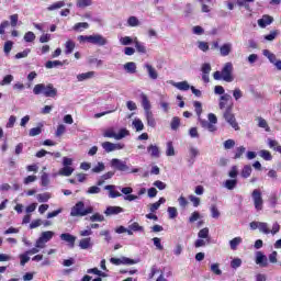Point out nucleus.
I'll return each instance as SVG.
<instances>
[{"label": "nucleus", "instance_id": "f257e3e1", "mask_svg": "<svg viewBox=\"0 0 281 281\" xmlns=\"http://www.w3.org/2000/svg\"><path fill=\"white\" fill-rule=\"evenodd\" d=\"M34 95H44L45 98H56L58 95V89L54 88V85L37 83L33 88Z\"/></svg>", "mask_w": 281, "mask_h": 281}, {"label": "nucleus", "instance_id": "f03ea898", "mask_svg": "<svg viewBox=\"0 0 281 281\" xmlns=\"http://www.w3.org/2000/svg\"><path fill=\"white\" fill-rule=\"evenodd\" d=\"M93 214V206L85 207V202L79 201L71 207L70 216H87Z\"/></svg>", "mask_w": 281, "mask_h": 281}, {"label": "nucleus", "instance_id": "7ed1b4c3", "mask_svg": "<svg viewBox=\"0 0 281 281\" xmlns=\"http://www.w3.org/2000/svg\"><path fill=\"white\" fill-rule=\"evenodd\" d=\"M232 109H234V104L227 105L226 110L223 113V117L232 128L235 131H240V126H238V122H236V116L232 112Z\"/></svg>", "mask_w": 281, "mask_h": 281}, {"label": "nucleus", "instance_id": "20e7f679", "mask_svg": "<svg viewBox=\"0 0 281 281\" xmlns=\"http://www.w3.org/2000/svg\"><path fill=\"white\" fill-rule=\"evenodd\" d=\"M128 135H131V132L126 127L121 128L119 133H115V130L113 128H109L104 132L103 137L120 142V139H124V137H128Z\"/></svg>", "mask_w": 281, "mask_h": 281}, {"label": "nucleus", "instance_id": "39448f33", "mask_svg": "<svg viewBox=\"0 0 281 281\" xmlns=\"http://www.w3.org/2000/svg\"><path fill=\"white\" fill-rule=\"evenodd\" d=\"M259 232L261 234H272V236H276L280 232V224L278 222H274L272 224V229H269V224L267 222H259Z\"/></svg>", "mask_w": 281, "mask_h": 281}, {"label": "nucleus", "instance_id": "423d86ee", "mask_svg": "<svg viewBox=\"0 0 281 281\" xmlns=\"http://www.w3.org/2000/svg\"><path fill=\"white\" fill-rule=\"evenodd\" d=\"M55 233L52 231H46L41 234L38 239L35 243V247L40 249H45V244L49 243L54 238Z\"/></svg>", "mask_w": 281, "mask_h": 281}, {"label": "nucleus", "instance_id": "0eeeda50", "mask_svg": "<svg viewBox=\"0 0 281 281\" xmlns=\"http://www.w3.org/2000/svg\"><path fill=\"white\" fill-rule=\"evenodd\" d=\"M214 80H224V82H234V72L233 71H215L213 74Z\"/></svg>", "mask_w": 281, "mask_h": 281}, {"label": "nucleus", "instance_id": "6e6552de", "mask_svg": "<svg viewBox=\"0 0 281 281\" xmlns=\"http://www.w3.org/2000/svg\"><path fill=\"white\" fill-rule=\"evenodd\" d=\"M251 196H252L255 209L257 210V212H260L265 203V201L262 200V192H260V190L258 189H255L252 191Z\"/></svg>", "mask_w": 281, "mask_h": 281}, {"label": "nucleus", "instance_id": "1a4fd4ad", "mask_svg": "<svg viewBox=\"0 0 281 281\" xmlns=\"http://www.w3.org/2000/svg\"><path fill=\"white\" fill-rule=\"evenodd\" d=\"M110 262L112 265H116V266H120V265H137L139 261L138 260H135V259H131V258H127V257H121V258H115V257H112L110 259Z\"/></svg>", "mask_w": 281, "mask_h": 281}, {"label": "nucleus", "instance_id": "9d476101", "mask_svg": "<svg viewBox=\"0 0 281 281\" xmlns=\"http://www.w3.org/2000/svg\"><path fill=\"white\" fill-rule=\"evenodd\" d=\"M110 164L112 168L120 170V172H128V170H131L128 165H126V161L120 160L117 158L112 159Z\"/></svg>", "mask_w": 281, "mask_h": 281}, {"label": "nucleus", "instance_id": "9b49d317", "mask_svg": "<svg viewBox=\"0 0 281 281\" xmlns=\"http://www.w3.org/2000/svg\"><path fill=\"white\" fill-rule=\"evenodd\" d=\"M255 262L260 267H269V259L266 257L265 252L262 251L255 252Z\"/></svg>", "mask_w": 281, "mask_h": 281}, {"label": "nucleus", "instance_id": "f8f14e48", "mask_svg": "<svg viewBox=\"0 0 281 281\" xmlns=\"http://www.w3.org/2000/svg\"><path fill=\"white\" fill-rule=\"evenodd\" d=\"M89 43H91L92 45H99L100 47H103V45H106V43L109 42L104 38V36L95 34L90 35Z\"/></svg>", "mask_w": 281, "mask_h": 281}, {"label": "nucleus", "instance_id": "ddd939ff", "mask_svg": "<svg viewBox=\"0 0 281 281\" xmlns=\"http://www.w3.org/2000/svg\"><path fill=\"white\" fill-rule=\"evenodd\" d=\"M60 240H64V243H68L70 247H75L76 245V236L69 234V233H63L59 236Z\"/></svg>", "mask_w": 281, "mask_h": 281}, {"label": "nucleus", "instance_id": "4468645a", "mask_svg": "<svg viewBox=\"0 0 281 281\" xmlns=\"http://www.w3.org/2000/svg\"><path fill=\"white\" fill-rule=\"evenodd\" d=\"M122 212H124L122 206H108L104 214L105 216H115L117 214H122Z\"/></svg>", "mask_w": 281, "mask_h": 281}, {"label": "nucleus", "instance_id": "2eb2a0df", "mask_svg": "<svg viewBox=\"0 0 281 281\" xmlns=\"http://www.w3.org/2000/svg\"><path fill=\"white\" fill-rule=\"evenodd\" d=\"M80 249H93V240L91 237H86L79 240Z\"/></svg>", "mask_w": 281, "mask_h": 281}, {"label": "nucleus", "instance_id": "dca6fc26", "mask_svg": "<svg viewBox=\"0 0 281 281\" xmlns=\"http://www.w3.org/2000/svg\"><path fill=\"white\" fill-rule=\"evenodd\" d=\"M104 190H106L109 192V198L110 199H117V198L122 196V193H120L119 191H115V186L114 184L105 186Z\"/></svg>", "mask_w": 281, "mask_h": 281}, {"label": "nucleus", "instance_id": "f3484780", "mask_svg": "<svg viewBox=\"0 0 281 281\" xmlns=\"http://www.w3.org/2000/svg\"><path fill=\"white\" fill-rule=\"evenodd\" d=\"M147 153H149L150 157L155 159H159L161 151H159V147L157 145H149L147 147Z\"/></svg>", "mask_w": 281, "mask_h": 281}, {"label": "nucleus", "instance_id": "a211bd4d", "mask_svg": "<svg viewBox=\"0 0 281 281\" xmlns=\"http://www.w3.org/2000/svg\"><path fill=\"white\" fill-rule=\"evenodd\" d=\"M273 23V18L270 15H263L262 19L258 20L259 27H267V25H271Z\"/></svg>", "mask_w": 281, "mask_h": 281}, {"label": "nucleus", "instance_id": "6ab92c4d", "mask_svg": "<svg viewBox=\"0 0 281 281\" xmlns=\"http://www.w3.org/2000/svg\"><path fill=\"white\" fill-rule=\"evenodd\" d=\"M145 117L147 126H150V128H155V126H157V121H155V115L153 112H145Z\"/></svg>", "mask_w": 281, "mask_h": 281}, {"label": "nucleus", "instance_id": "aec40b11", "mask_svg": "<svg viewBox=\"0 0 281 281\" xmlns=\"http://www.w3.org/2000/svg\"><path fill=\"white\" fill-rule=\"evenodd\" d=\"M189 155H190L189 161L191 164H194V159H196V157H199L201 155V151L199 150V148H196L194 146H190L189 147Z\"/></svg>", "mask_w": 281, "mask_h": 281}, {"label": "nucleus", "instance_id": "412c9836", "mask_svg": "<svg viewBox=\"0 0 281 281\" xmlns=\"http://www.w3.org/2000/svg\"><path fill=\"white\" fill-rule=\"evenodd\" d=\"M162 65H164V61H161V59H158L156 61V67H153V65L150 64H145L144 69H146V71H159L161 70Z\"/></svg>", "mask_w": 281, "mask_h": 281}, {"label": "nucleus", "instance_id": "4be33fe9", "mask_svg": "<svg viewBox=\"0 0 281 281\" xmlns=\"http://www.w3.org/2000/svg\"><path fill=\"white\" fill-rule=\"evenodd\" d=\"M140 98H142V106H143L145 113L151 112L150 111V101L148 100V97L145 93H142Z\"/></svg>", "mask_w": 281, "mask_h": 281}, {"label": "nucleus", "instance_id": "5701e85b", "mask_svg": "<svg viewBox=\"0 0 281 281\" xmlns=\"http://www.w3.org/2000/svg\"><path fill=\"white\" fill-rule=\"evenodd\" d=\"M200 123H201L202 128H206V131H210V133L216 132V125L210 123V121L200 119Z\"/></svg>", "mask_w": 281, "mask_h": 281}, {"label": "nucleus", "instance_id": "b1692460", "mask_svg": "<svg viewBox=\"0 0 281 281\" xmlns=\"http://www.w3.org/2000/svg\"><path fill=\"white\" fill-rule=\"evenodd\" d=\"M220 54L221 56H227L228 54H232V43H225L220 47Z\"/></svg>", "mask_w": 281, "mask_h": 281}, {"label": "nucleus", "instance_id": "393cba45", "mask_svg": "<svg viewBox=\"0 0 281 281\" xmlns=\"http://www.w3.org/2000/svg\"><path fill=\"white\" fill-rule=\"evenodd\" d=\"M74 167H63L59 169L58 175L60 177H71V175H74Z\"/></svg>", "mask_w": 281, "mask_h": 281}, {"label": "nucleus", "instance_id": "a878e982", "mask_svg": "<svg viewBox=\"0 0 281 281\" xmlns=\"http://www.w3.org/2000/svg\"><path fill=\"white\" fill-rule=\"evenodd\" d=\"M229 100H232V95L228 93L223 94L220 98V109L223 111V109H225V106L227 105V102H229Z\"/></svg>", "mask_w": 281, "mask_h": 281}, {"label": "nucleus", "instance_id": "bb28decb", "mask_svg": "<svg viewBox=\"0 0 281 281\" xmlns=\"http://www.w3.org/2000/svg\"><path fill=\"white\" fill-rule=\"evenodd\" d=\"M252 170L254 169H251V165H245L241 169L240 176L243 177V179H249V177H251Z\"/></svg>", "mask_w": 281, "mask_h": 281}, {"label": "nucleus", "instance_id": "cd10ccee", "mask_svg": "<svg viewBox=\"0 0 281 281\" xmlns=\"http://www.w3.org/2000/svg\"><path fill=\"white\" fill-rule=\"evenodd\" d=\"M173 87H176V89H179V91H188L189 89H191L188 81L175 82Z\"/></svg>", "mask_w": 281, "mask_h": 281}, {"label": "nucleus", "instance_id": "c85d7f7f", "mask_svg": "<svg viewBox=\"0 0 281 281\" xmlns=\"http://www.w3.org/2000/svg\"><path fill=\"white\" fill-rule=\"evenodd\" d=\"M46 69H57L58 67H63V61L60 60H49L45 64Z\"/></svg>", "mask_w": 281, "mask_h": 281}, {"label": "nucleus", "instance_id": "c756f323", "mask_svg": "<svg viewBox=\"0 0 281 281\" xmlns=\"http://www.w3.org/2000/svg\"><path fill=\"white\" fill-rule=\"evenodd\" d=\"M132 126L135 128L136 133L144 131V122H142L139 119H134Z\"/></svg>", "mask_w": 281, "mask_h": 281}, {"label": "nucleus", "instance_id": "7c9ffc66", "mask_svg": "<svg viewBox=\"0 0 281 281\" xmlns=\"http://www.w3.org/2000/svg\"><path fill=\"white\" fill-rule=\"evenodd\" d=\"M241 243H243L241 237H235L232 240H229V247L233 251H236V249H238V245H240Z\"/></svg>", "mask_w": 281, "mask_h": 281}, {"label": "nucleus", "instance_id": "2f4dec72", "mask_svg": "<svg viewBox=\"0 0 281 281\" xmlns=\"http://www.w3.org/2000/svg\"><path fill=\"white\" fill-rule=\"evenodd\" d=\"M262 54H263V56H266V58H268V60L272 65L278 60V57H276V54L271 53L269 49H263Z\"/></svg>", "mask_w": 281, "mask_h": 281}, {"label": "nucleus", "instance_id": "473e14b6", "mask_svg": "<svg viewBox=\"0 0 281 281\" xmlns=\"http://www.w3.org/2000/svg\"><path fill=\"white\" fill-rule=\"evenodd\" d=\"M72 30L75 32H82V30H89V23L87 22H79V23H76L74 26H72Z\"/></svg>", "mask_w": 281, "mask_h": 281}, {"label": "nucleus", "instance_id": "72a5a7b5", "mask_svg": "<svg viewBox=\"0 0 281 281\" xmlns=\"http://www.w3.org/2000/svg\"><path fill=\"white\" fill-rule=\"evenodd\" d=\"M259 157H261V159H265V161H271V159H273L271 151H269L267 149H261L259 151Z\"/></svg>", "mask_w": 281, "mask_h": 281}, {"label": "nucleus", "instance_id": "f704fd0d", "mask_svg": "<svg viewBox=\"0 0 281 281\" xmlns=\"http://www.w3.org/2000/svg\"><path fill=\"white\" fill-rule=\"evenodd\" d=\"M134 45L136 47V50L138 52V54H146V46H144V44H142L137 37H134Z\"/></svg>", "mask_w": 281, "mask_h": 281}, {"label": "nucleus", "instance_id": "c9c22d12", "mask_svg": "<svg viewBox=\"0 0 281 281\" xmlns=\"http://www.w3.org/2000/svg\"><path fill=\"white\" fill-rule=\"evenodd\" d=\"M257 122H258L259 128H265V131L267 133H269L271 131V128L269 127V124L267 123V120H265L262 117H258Z\"/></svg>", "mask_w": 281, "mask_h": 281}, {"label": "nucleus", "instance_id": "e433bc0d", "mask_svg": "<svg viewBox=\"0 0 281 281\" xmlns=\"http://www.w3.org/2000/svg\"><path fill=\"white\" fill-rule=\"evenodd\" d=\"M198 238H204L205 240H210V228L204 227L200 229L198 233Z\"/></svg>", "mask_w": 281, "mask_h": 281}, {"label": "nucleus", "instance_id": "4c0bfd02", "mask_svg": "<svg viewBox=\"0 0 281 281\" xmlns=\"http://www.w3.org/2000/svg\"><path fill=\"white\" fill-rule=\"evenodd\" d=\"M91 78H93V72H83L77 76V80L79 82H82L85 80H91Z\"/></svg>", "mask_w": 281, "mask_h": 281}, {"label": "nucleus", "instance_id": "58836bf2", "mask_svg": "<svg viewBox=\"0 0 281 281\" xmlns=\"http://www.w3.org/2000/svg\"><path fill=\"white\" fill-rule=\"evenodd\" d=\"M127 25L130 27H138L139 25V19H137V16L132 15L127 19Z\"/></svg>", "mask_w": 281, "mask_h": 281}, {"label": "nucleus", "instance_id": "ea45409f", "mask_svg": "<svg viewBox=\"0 0 281 281\" xmlns=\"http://www.w3.org/2000/svg\"><path fill=\"white\" fill-rule=\"evenodd\" d=\"M236 186H238V180H236V179L226 180L224 183V188H226V190H234V188H236Z\"/></svg>", "mask_w": 281, "mask_h": 281}, {"label": "nucleus", "instance_id": "a19ab883", "mask_svg": "<svg viewBox=\"0 0 281 281\" xmlns=\"http://www.w3.org/2000/svg\"><path fill=\"white\" fill-rule=\"evenodd\" d=\"M65 47H66L65 53L71 54L74 52V49H76V43H74V41H71V40H68L65 44Z\"/></svg>", "mask_w": 281, "mask_h": 281}, {"label": "nucleus", "instance_id": "79ce46f5", "mask_svg": "<svg viewBox=\"0 0 281 281\" xmlns=\"http://www.w3.org/2000/svg\"><path fill=\"white\" fill-rule=\"evenodd\" d=\"M60 8H65V2L64 1H58L49 7H47L48 12H53V10H60Z\"/></svg>", "mask_w": 281, "mask_h": 281}, {"label": "nucleus", "instance_id": "37998d69", "mask_svg": "<svg viewBox=\"0 0 281 281\" xmlns=\"http://www.w3.org/2000/svg\"><path fill=\"white\" fill-rule=\"evenodd\" d=\"M91 223H103L104 221V215L100 213H94L92 216L89 218Z\"/></svg>", "mask_w": 281, "mask_h": 281}, {"label": "nucleus", "instance_id": "c03bdc74", "mask_svg": "<svg viewBox=\"0 0 281 281\" xmlns=\"http://www.w3.org/2000/svg\"><path fill=\"white\" fill-rule=\"evenodd\" d=\"M106 166H104V162H98L97 166H94L91 170L95 175H100V172H104Z\"/></svg>", "mask_w": 281, "mask_h": 281}, {"label": "nucleus", "instance_id": "a18cd8bd", "mask_svg": "<svg viewBox=\"0 0 281 281\" xmlns=\"http://www.w3.org/2000/svg\"><path fill=\"white\" fill-rule=\"evenodd\" d=\"M120 43L124 46L133 45V43H135V38L131 36H124L120 38Z\"/></svg>", "mask_w": 281, "mask_h": 281}, {"label": "nucleus", "instance_id": "49530a36", "mask_svg": "<svg viewBox=\"0 0 281 281\" xmlns=\"http://www.w3.org/2000/svg\"><path fill=\"white\" fill-rule=\"evenodd\" d=\"M101 146H102L103 150H105V153H113V150H114V143L104 142V143H102Z\"/></svg>", "mask_w": 281, "mask_h": 281}, {"label": "nucleus", "instance_id": "de8ad7c7", "mask_svg": "<svg viewBox=\"0 0 281 281\" xmlns=\"http://www.w3.org/2000/svg\"><path fill=\"white\" fill-rule=\"evenodd\" d=\"M166 155L167 157H175V146L172 145V142L167 143Z\"/></svg>", "mask_w": 281, "mask_h": 281}, {"label": "nucleus", "instance_id": "09e8293b", "mask_svg": "<svg viewBox=\"0 0 281 281\" xmlns=\"http://www.w3.org/2000/svg\"><path fill=\"white\" fill-rule=\"evenodd\" d=\"M52 199V195L49 193H42L37 195V201L40 203H47Z\"/></svg>", "mask_w": 281, "mask_h": 281}, {"label": "nucleus", "instance_id": "8fccbe9b", "mask_svg": "<svg viewBox=\"0 0 281 281\" xmlns=\"http://www.w3.org/2000/svg\"><path fill=\"white\" fill-rule=\"evenodd\" d=\"M92 0H78L77 1V8H89V5H92Z\"/></svg>", "mask_w": 281, "mask_h": 281}, {"label": "nucleus", "instance_id": "3c124183", "mask_svg": "<svg viewBox=\"0 0 281 281\" xmlns=\"http://www.w3.org/2000/svg\"><path fill=\"white\" fill-rule=\"evenodd\" d=\"M211 271L212 273H215V276H223V270H221V266L218 263L211 265Z\"/></svg>", "mask_w": 281, "mask_h": 281}, {"label": "nucleus", "instance_id": "603ef678", "mask_svg": "<svg viewBox=\"0 0 281 281\" xmlns=\"http://www.w3.org/2000/svg\"><path fill=\"white\" fill-rule=\"evenodd\" d=\"M30 262V255L25 251V254L20 255V265L21 267H25Z\"/></svg>", "mask_w": 281, "mask_h": 281}, {"label": "nucleus", "instance_id": "864d4df0", "mask_svg": "<svg viewBox=\"0 0 281 281\" xmlns=\"http://www.w3.org/2000/svg\"><path fill=\"white\" fill-rule=\"evenodd\" d=\"M193 106H194V109H195V113H196L199 120H201V113H203V106H202L201 102L195 101V102L193 103Z\"/></svg>", "mask_w": 281, "mask_h": 281}, {"label": "nucleus", "instance_id": "5fc2aeb1", "mask_svg": "<svg viewBox=\"0 0 281 281\" xmlns=\"http://www.w3.org/2000/svg\"><path fill=\"white\" fill-rule=\"evenodd\" d=\"M243 266V259L240 258H234L232 261H231V267L232 269H238L239 267Z\"/></svg>", "mask_w": 281, "mask_h": 281}, {"label": "nucleus", "instance_id": "6e6d98bb", "mask_svg": "<svg viewBox=\"0 0 281 281\" xmlns=\"http://www.w3.org/2000/svg\"><path fill=\"white\" fill-rule=\"evenodd\" d=\"M245 150H247V148H245V146L237 147L234 159H240V157H243V155H245Z\"/></svg>", "mask_w": 281, "mask_h": 281}, {"label": "nucleus", "instance_id": "4d7b16f0", "mask_svg": "<svg viewBox=\"0 0 281 281\" xmlns=\"http://www.w3.org/2000/svg\"><path fill=\"white\" fill-rule=\"evenodd\" d=\"M86 192H87V194H100V192H102V189H100V187H98V186H92V187L88 188V190Z\"/></svg>", "mask_w": 281, "mask_h": 281}, {"label": "nucleus", "instance_id": "13d9d810", "mask_svg": "<svg viewBox=\"0 0 281 281\" xmlns=\"http://www.w3.org/2000/svg\"><path fill=\"white\" fill-rule=\"evenodd\" d=\"M36 40V35L34 34V32H27V33H25V35H24V41L26 42V43H33V41H35Z\"/></svg>", "mask_w": 281, "mask_h": 281}, {"label": "nucleus", "instance_id": "bf43d9fd", "mask_svg": "<svg viewBox=\"0 0 281 281\" xmlns=\"http://www.w3.org/2000/svg\"><path fill=\"white\" fill-rule=\"evenodd\" d=\"M236 146V140L235 139H227L224 142V148L225 150H232Z\"/></svg>", "mask_w": 281, "mask_h": 281}, {"label": "nucleus", "instance_id": "052dcab7", "mask_svg": "<svg viewBox=\"0 0 281 281\" xmlns=\"http://www.w3.org/2000/svg\"><path fill=\"white\" fill-rule=\"evenodd\" d=\"M167 212L169 214V218H171V220L179 215V212L177 211V207H175V206H169L167 209Z\"/></svg>", "mask_w": 281, "mask_h": 281}, {"label": "nucleus", "instance_id": "680f3d73", "mask_svg": "<svg viewBox=\"0 0 281 281\" xmlns=\"http://www.w3.org/2000/svg\"><path fill=\"white\" fill-rule=\"evenodd\" d=\"M207 243H210V239L199 238L195 240L194 247H196L199 249V247H205L207 245Z\"/></svg>", "mask_w": 281, "mask_h": 281}, {"label": "nucleus", "instance_id": "e2e57ef3", "mask_svg": "<svg viewBox=\"0 0 281 281\" xmlns=\"http://www.w3.org/2000/svg\"><path fill=\"white\" fill-rule=\"evenodd\" d=\"M125 71H135L137 69V65L134 61L126 63L123 67Z\"/></svg>", "mask_w": 281, "mask_h": 281}, {"label": "nucleus", "instance_id": "0e129e2a", "mask_svg": "<svg viewBox=\"0 0 281 281\" xmlns=\"http://www.w3.org/2000/svg\"><path fill=\"white\" fill-rule=\"evenodd\" d=\"M128 229H132L133 232H144V227L139 226V223L134 222L128 226Z\"/></svg>", "mask_w": 281, "mask_h": 281}, {"label": "nucleus", "instance_id": "69168bd1", "mask_svg": "<svg viewBox=\"0 0 281 281\" xmlns=\"http://www.w3.org/2000/svg\"><path fill=\"white\" fill-rule=\"evenodd\" d=\"M279 32L278 31H271L270 34L265 35V41H276L278 37Z\"/></svg>", "mask_w": 281, "mask_h": 281}, {"label": "nucleus", "instance_id": "338daca9", "mask_svg": "<svg viewBox=\"0 0 281 281\" xmlns=\"http://www.w3.org/2000/svg\"><path fill=\"white\" fill-rule=\"evenodd\" d=\"M211 216L212 218H218L221 216V212L216 207V205L211 206Z\"/></svg>", "mask_w": 281, "mask_h": 281}, {"label": "nucleus", "instance_id": "774afa93", "mask_svg": "<svg viewBox=\"0 0 281 281\" xmlns=\"http://www.w3.org/2000/svg\"><path fill=\"white\" fill-rule=\"evenodd\" d=\"M180 124H181V121L179 120V117L175 116L171 121V130L177 131V128H179Z\"/></svg>", "mask_w": 281, "mask_h": 281}]
</instances>
